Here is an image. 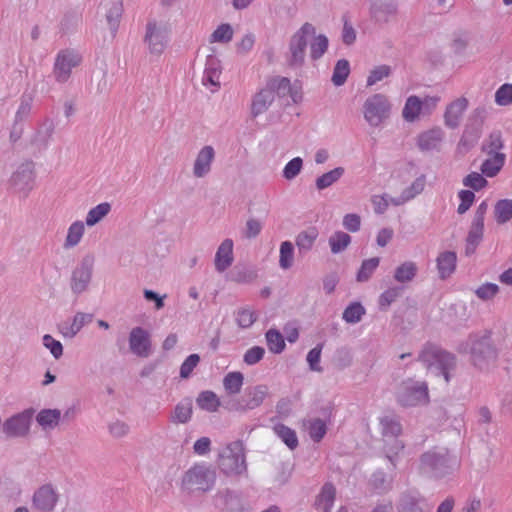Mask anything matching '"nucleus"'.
I'll return each instance as SVG.
<instances>
[{
    "label": "nucleus",
    "mask_w": 512,
    "mask_h": 512,
    "mask_svg": "<svg viewBox=\"0 0 512 512\" xmlns=\"http://www.w3.org/2000/svg\"><path fill=\"white\" fill-rule=\"evenodd\" d=\"M506 156L504 153L488 154V158L481 165V172L487 177L496 176L504 166Z\"/></svg>",
    "instance_id": "f3484780"
},
{
    "label": "nucleus",
    "mask_w": 512,
    "mask_h": 512,
    "mask_svg": "<svg viewBox=\"0 0 512 512\" xmlns=\"http://www.w3.org/2000/svg\"><path fill=\"white\" fill-rule=\"evenodd\" d=\"M425 187V178L422 176L417 178L409 188H407L402 195V201L395 202L396 205L408 201L414 198L416 195L420 194Z\"/></svg>",
    "instance_id": "de8ad7c7"
},
{
    "label": "nucleus",
    "mask_w": 512,
    "mask_h": 512,
    "mask_svg": "<svg viewBox=\"0 0 512 512\" xmlns=\"http://www.w3.org/2000/svg\"><path fill=\"white\" fill-rule=\"evenodd\" d=\"M220 77L221 70L218 67L209 66L205 69L203 75V85L206 87H211V91L215 92L220 88Z\"/></svg>",
    "instance_id": "f704fd0d"
},
{
    "label": "nucleus",
    "mask_w": 512,
    "mask_h": 512,
    "mask_svg": "<svg viewBox=\"0 0 512 512\" xmlns=\"http://www.w3.org/2000/svg\"><path fill=\"white\" fill-rule=\"evenodd\" d=\"M381 425L384 440L386 442V452L388 458L391 459L403 449V444L396 439V437L401 433V425L397 420L389 417L383 418L381 420Z\"/></svg>",
    "instance_id": "423d86ee"
},
{
    "label": "nucleus",
    "mask_w": 512,
    "mask_h": 512,
    "mask_svg": "<svg viewBox=\"0 0 512 512\" xmlns=\"http://www.w3.org/2000/svg\"><path fill=\"white\" fill-rule=\"evenodd\" d=\"M215 482V472L205 465H195L190 468L182 479L186 489L207 491Z\"/></svg>",
    "instance_id": "7ed1b4c3"
},
{
    "label": "nucleus",
    "mask_w": 512,
    "mask_h": 512,
    "mask_svg": "<svg viewBox=\"0 0 512 512\" xmlns=\"http://www.w3.org/2000/svg\"><path fill=\"white\" fill-rule=\"evenodd\" d=\"M322 345H318L309 351L307 355V361L309 366L314 371H321V367L319 366L320 357H321Z\"/></svg>",
    "instance_id": "338daca9"
},
{
    "label": "nucleus",
    "mask_w": 512,
    "mask_h": 512,
    "mask_svg": "<svg viewBox=\"0 0 512 512\" xmlns=\"http://www.w3.org/2000/svg\"><path fill=\"white\" fill-rule=\"evenodd\" d=\"M351 242V237L342 231L335 232L329 238V245L333 253H339L343 251Z\"/></svg>",
    "instance_id": "ea45409f"
},
{
    "label": "nucleus",
    "mask_w": 512,
    "mask_h": 512,
    "mask_svg": "<svg viewBox=\"0 0 512 512\" xmlns=\"http://www.w3.org/2000/svg\"><path fill=\"white\" fill-rule=\"evenodd\" d=\"M380 262L378 257L370 258L363 261L360 270L357 274V280L362 282L368 280L373 272L376 270Z\"/></svg>",
    "instance_id": "a18cd8bd"
},
{
    "label": "nucleus",
    "mask_w": 512,
    "mask_h": 512,
    "mask_svg": "<svg viewBox=\"0 0 512 512\" xmlns=\"http://www.w3.org/2000/svg\"><path fill=\"white\" fill-rule=\"evenodd\" d=\"M315 35V28L310 23H305L301 29L294 34L291 39L290 46L298 48L299 51L305 53V49L307 46V39L311 36Z\"/></svg>",
    "instance_id": "412c9836"
},
{
    "label": "nucleus",
    "mask_w": 512,
    "mask_h": 512,
    "mask_svg": "<svg viewBox=\"0 0 512 512\" xmlns=\"http://www.w3.org/2000/svg\"><path fill=\"white\" fill-rule=\"evenodd\" d=\"M236 323L242 329L250 328L257 320V314L250 308H241L236 312Z\"/></svg>",
    "instance_id": "4c0bfd02"
},
{
    "label": "nucleus",
    "mask_w": 512,
    "mask_h": 512,
    "mask_svg": "<svg viewBox=\"0 0 512 512\" xmlns=\"http://www.w3.org/2000/svg\"><path fill=\"white\" fill-rule=\"evenodd\" d=\"M361 218L359 215L350 213L343 218V226L350 232H357L360 229Z\"/></svg>",
    "instance_id": "69168bd1"
},
{
    "label": "nucleus",
    "mask_w": 512,
    "mask_h": 512,
    "mask_svg": "<svg viewBox=\"0 0 512 512\" xmlns=\"http://www.w3.org/2000/svg\"><path fill=\"white\" fill-rule=\"evenodd\" d=\"M349 73H350L349 62L344 59L339 60L336 63L334 71H333L332 82L336 86H340V85L344 84Z\"/></svg>",
    "instance_id": "37998d69"
},
{
    "label": "nucleus",
    "mask_w": 512,
    "mask_h": 512,
    "mask_svg": "<svg viewBox=\"0 0 512 512\" xmlns=\"http://www.w3.org/2000/svg\"><path fill=\"white\" fill-rule=\"evenodd\" d=\"M484 223H482L481 215L478 219H474L469 234L466 239V253L472 254L483 237Z\"/></svg>",
    "instance_id": "6ab92c4d"
},
{
    "label": "nucleus",
    "mask_w": 512,
    "mask_h": 512,
    "mask_svg": "<svg viewBox=\"0 0 512 512\" xmlns=\"http://www.w3.org/2000/svg\"><path fill=\"white\" fill-rule=\"evenodd\" d=\"M266 87L273 91L274 96H285L291 89L290 80L286 77H273L267 82Z\"/></svg>",
    "instance_id": "e433bc0d"
},
{
    "label": "nucleus",
    "mask_w": 512,
    "mask_h": 512,
    "mask_svg": "<svg viewBox=\"0 0 512 512\" xmlns=\"http://www.w3.org/2000/svg\"><path fill=\"white\" fill-rule=\"evenodd\" d=\"M488 184L487 180L483 177L482 174L477 172H472L468 174L463 179V185L466 187H469L475 191H478L484 187H486Z\"/></svg>",
    "instance_id": "8fccbe9b"
},
{
    "label": "nucleus",
    "mask_w": 512,
    "mask_h": 512,
    "mask_svg": "<svg viewBox=\"0 0 512 512\" xmlns=\"http://www.w3.org/2000/svg\"><path fill=\"white\" fill-rule=\"evenodd\" d=\"M391 105L382 94L370 96L364 103L363 114L370 126L378 127L389 118Z\"/></svg>",
    "instance_id": "f257e3e1"
},
{
    "label": "nucleus",
    "mask_w": 512,
    "mask_h": 512,
    "mask_svg": "<svg viewBox=\"0 0 512 512\" xmlns=\"http://www.w3.org/2000/svg\"><path fill=\"white\" fill-rule=\"evenodd\" d=\"M442 132L440 130H430L420 135L418 145L422 150H430L440 143Z\"/></svg>",
    "instance_id": "cd10ccee"
},
{
    "label": "nucleus",
    "mask_w": 512,
    "mask_h": 512,
    "mask_svg": "<svg viewBox=\"0 0 512 512\" xmlns=\"http://www.w3.org/2000/svg\"><path fill=\"white\" fill-rule=\"evenodd\" d=\"M105 8L107 10L106 20L112 32V35L114 36L118 29L120 18L122 16L123 5L120 0L109 1L105 3Z\"/></svg>",
    "instance_id": "dca6fc26"
},
{
    "label": "nucleus",
    "mask_w": 512,
    "mask_h": 512,
    "mask_svg": "<svg viewBox=\"0 0 512 512\" xmlns=\"http://www.w3.org/2000/svg\"><path fill=\"white\" fill-rule=\"evenodd\" d=\"M399 295V288H389L388 290L381 294L379 303L382 307H388L392 302H394L398 298Z\"/></svg>",
    "instance_id": "774afa93"
},
{
    "label": "nucleus",
    "mask_w": 512,
    "mask_h": 512,
    "mask_svg": "<svg viewBox=\"0 0 512 512\" xmlns=\"http://www.w3.org/2000/svg\"><path fill=\"white\" fill-rule=\"evenodd\" d=\"M267 395V387L260 385L254 387L247 394L248 400L243 406V409H254L262 404Z\"/></svg>",
    "instance_id": "c85d7f7f"
},
{
    "label": "nucleus",
    "mask_w": 512,
    "mask_h": 512,
    "mask_svg": "<svg viewBox=\"0 0 512 512\" xmlns=\"http://www.w3.org/2000/svg\"><path fill=\"white\" fill-rule=\"evenodd\" d=\"M200 361V357L197 354H191L186 358V360L182 363L180 368V375L183 378H187L194 368L198 365Z\"/></svg>",
    "instance_id": "0e129e2a"
},
{
    "label": "nucleus",
    "mask_w": 512,
    "mask_h": 512,
    "mask_svg": "<svg viewBox=\"0 0 512 512\" xmlns=\"http://www.w3.org/2000/svg\"><path fill=\"white\" fill-rule=\"evenodd\" d=\"M390 74V67L387 65H381L376 68H374L367 79V85L372 86L376 84L377 82L383 80L384 78L388 77Z\"/></svg>",
    "instance_id": "13d9d810"
},
{
    "label": "nucleus",
    "mask_w": 512,
    "mask_h": 512,
    "mask_svg": "<svg viewBox=\"0 0 512 512\" xmlns=\"http://www.w3.org/2000/svg\"><path fill=\"white\" fill-rule=\"evenodd\" d=\"M129 344L131 351L140 357H147L150 354L149 334L141 327L132 329Z\"/></svg>",
    "instance_id": "1a4fd4ad"
},
{
    "label": "nucleus",
    "mask_w": 512,
    "mask_h": 512,
    "mask_svg": "<svg viewBox=\"0 0 512 512\" xmlns=\"http://www.w3.org/2000/svg\"><path fill=\"white\" fill-rule=\"evenodd\" d=\"M503 147V140H502V136L499 132H495V133H492L486 144L483 146V150L487 153V154H496V153H501L500 150L502 149Z\"/></svg>",
    "instance_id": "603ef678"
},
{
    "label": "nucleus",
    "mask_w": 512,
    "mask_h": 512,
    "mask_svg": "<svg viewBox=\"0 0 512 512\" xmlns=\"http://www.w3.org/2000/svg\"><path fill=\"white\" fill-rule=\"evenodd\" d=\"M169 26L164 22L149 21L146 28L145 42L152 54L160 55L167 44Z\"/></svg>",
    "instance_id": "20e7f679"
},
{
    "label": "nucleus",
    "mask_w": 512,
    "mask_h": 512,
    "mask_svg": "<svg viewBox=\"0 0 512 512\" xmlns=\"http://www.w3.org/2000/svg\"><path fill=\"white\" fill-rule=\"evenodd\" d=\"M197 404L201 409L215 412L220 406V400L212 391H204L197 398Z\"/></svg>",
    "instance_id": "c756f323"
},
{
    "label": "nucleus",
    "mask_w": 512,
    "mask_h": 512,
    "mask_svg": "<svg viewBox=\"0 0 512 512\" xmlns=\"http://www.w3.org/2000/svg\"><path fill=\"white\" fill-rule=\"evenodd\" d=\"M214 156L215 151L212 146H205L199 151L193 167L196 177H203L210 171Z\"/></svg>",
    "instance_id": "9b49d317"
},
{
    "label": "nucleus",
    "mask_w": 512,
    "mask_h": 512,
    "mask_svg": "<svg viewBox=\"0 0 512 512\" xmlns=\"http://www.w3.org/2000/svg\"><path fill=\"white\" fill-rule=\"evenodd\" d=\"M85 232V226L81 221H75L68 228L64 246L71 248L76 246L82 239Z\"/></svg>",
    "instance_id": "393cba45"
},
{
    "label": "nucleus",
    "mask_w": 512,
    "mask_h": 512,
    "mask_svg": "<svg viewBox=\"0 0 512 512\" xmlns=\"http://www.w3.org/2000/svg\"><path fill=\"white\" fill-rule=\"evenodd\" d=\"M307 430L309 436L315 441L319 442L326 434L327 426L326 423L319 419H311L307 422Z\"/></svg>",
    "instance_id": "a19ab883"
},
{
    "label": "nucleus",
    "mask_w": 512,
    "mask_h": 512,
    "mask_svg": "<svg viewBox=\"0 0 512 512\" xmlns=\"http://www.w3.org/2000/svg\"><path fill=\"white\" fill-rule=\"evenodd\" d=\"M328 47V40L325 36L319 35L314 38V41L311 44V57L313 59L320 58Z\"/></svg>",
    "instance_id": "5fc2aeb1"
},
{
    "label": "nucleus",
    "mask_w": 512,
    "mask_h": 512,
    "mask_svg": "<svg viewBox=\"0 0 512 512\" xmlns=\"http://www.w3.org/2000/svg\"><path fill=\"white\" fill-rule=\"evenodd\" d=\"M57 500L58 497L54 489L49 485H45L35 492L33 505L38 510L49 512L53 510Z\"/></svg>",
    "instance_id": "9d476101"
},
{
    "label": "nucleus",
    "mask_w": 512,
    "mask_h": 512,
    "mask_svg": "<svg viewBox=\"0 0 512 512\" xmlns=\"http://www.w3.org/2000/svg\"><path fill=\"white\" fill-rule=\"evenodd\" d=\"M447 461L448 459L444 455L435 452H428L422 457L423 466L432 470H438L440 467L446 466Z\"/></svg>",
    "instance_id": "c03bdc74"
},
{
    "label": "nucleus",
    "mask_w": 512,
    "mask_h": 512,
    "mask_svg": "<svg viewBox=\"0 0 512 512\" xmlns=\"http://www.w3.org/2000/svg\"><path fill=\"white\" fill-rule=\"evenodd\" d=\"M111 210V206L109 203L104 202L100 203L94 208L90 209L87 217L86 224L88 226H94L98 222H100Z\"/></svg>",
    "instance_id": "2f4dec72"
},
{
    "label": "nucleus",
    "mask_w": 512,
    "mask_h": 512,
    "mask_svg": "<svg viewBox=\"0 0 512 512\" xmlns=\"http://www.w3.org/2000/svg\"><path fill=\"white\" fill-rule=\"evenodd\" d=\"M417 273V265L412 261H406L399 265L394 273V278L400 283L413 280Z\"/></svg>",
    "instance_id": "b1692460"
},
{
    "label": "nucleus",
    "mask_w": 512,
    "mask_h": 512,
    "mask_svg": "<svg viewBox=\"0 0 512 512\" xmlns=\"http://www.w3.org/2000/svg\"><path fill=\"white\" fill-rule=\"evenodd\" d=\"M344 169L342 167H337L327 173H324L316 180V186L319 190L325 189L331 186L333 183L338 181L340 177L343 175Z\"/></svg>",
    "instance_id": "58836bf2"
},
{
    "label": "nucleus",
    "mask_w": 512,
    "mask_h": 512,
    "mask_svg": "<svg viewBox=\"0 0 512 512\" xmlns=\"http://www.w3.org/2000/svg\"><path fill=\"white\" fill-rule=\"evenodd\" d=\"M280 266L284 269L289 268L293 262V246L291 242L285 241L280 246Z\"/></svg>",
    "instance_id": "864d4df0"
},
{
    "label": "nucleus",
    "mask_w": 512,
    "mask_h": 512,
    "mask_svg": "<svg viewBox=\"0 0 512 512\" xmlns=\"http://www.w3.org/2000/svg\"><path fill=\"white\" fill-rule=\"evenodd\" d=\"M274 93L267 87L261 89L253 98L251 111L254 116L265 112L274 100Z\"/></svg>",
    "instance_id": "2eb2a0df"
},
{
    "label": "nucleus",
    "mask_w": 512,
    "mask_h": 512,
    "mask_svg": "<svg viewBox=\"0 0 512 512\" xmlns=\"http://www.w3.org/2000/svg\"><path fill=\"white\" fill-rule=\"evenodd\" d=\"M81 62V56L69 50L58 53L54 65V75L58 82H66L70 77L72 68L78 66Z\"/></svg>",
    "instance_id": "0eeeda50"
},
{
    "label": "nucleus",
    "mask_w": 512,
    "mask_h": 512,
    "mask_svg": "<svg viewBox=\"0 0 512 512\" xmlns=\"http://www.w3.org/2000/svg\"><path fill=\"white\" fill-rule=\"evenodd\" d=\"M275 434L290 448L295 449L298 446V438L294 430L284 424H277L273 428Z\"/></svg>",
    "instance_id": "bb28decb"
},
{
    "label": "nucleus",
    "mask_w": 512,
    "mask_h": 512,
    "mask_svg": "<svg viewBox=\"0 0 512 512\" xmlns=\"http://www.w3.org/2000/svg\"><path fill=\"white\" fill-rule=\"evenodd\" d=\"M244 376L239 371L229 372L223 378V387L228 395L238 394L243 386Z\"/></svg>",
    "instance_id": "4be33fe9"
},
{
    "label": "nucleus",
    "mask_w": 512,
    "mask_h": 512,
    "mask_svg": "<svg viewBox=\"0 0 512 512\" xmlns=\"http://www.w3.org/2000/svg\"><path fill=\"white\" fill-rule=\"evenodd\" d=\"M495 218L500 224L506 223L512 218V200L503 199L495 205Z\"/></svg>",
    "instance_id": "72a5a7b5"
},
{
    "label": "nucleus",
    "mask_w": 512,
    "mask_h": 512,
    "mask_svg": "<svg viewBox=\"0 0 512 512\" xmlns=\"http://www.w3.org/2000/svg\"><path fill=\"white\" fill-rule=\"evenodd\" d=\"M264 354V348L260 346H253L245 352L243 360L247 365H254L262 360Z\"/></svg>",
    "instance_id": "052dcab7"
},
{
    "label": "nucleus",
    "mask_w": 512,
    "mask_h": 512,
    "mask_svg": "<svg viewBox=\"0 0 512 512\" xmlns=\"http://www.w3.org/2000/svg\"><path fill=\"white\" fill-rule=\"evenodd\" d=\"M318 237L316 228H310L301 232L296 239V244L300 250H310Z\"/></svg>",
    "instance_id": "79ce46f5"
},
{
    "label": "nucleus",
    "mask_w": 512,
    "mask_h": 512,
    "mask_svg": "<svg viewBox=\"0 0 512 512\" xmlns=\"http://www.w3.org/2000/svg\"><path fill=\"white\" fill-rule=\"evenodd\" d=\"M458 197L460 199V204L457 211L459 214H464L472 206L475 200V194L470 190H461L458 193Z\"/></svg>",
    "instance_id": "6e6d98bb"
},
{
    "label": "nucleus",
    "mask_w": 512,
    "mask_h": 512,
    "mask_svg": "<svg viewBox=\"0 0 512 512\" xmlns=\"http://www.w3.org/2000/svg\"><path fill=\"white\" fill-rule=\"evenodd\" d=\"M419 359L426 364L427 368L439 369L445 381H449L448 370L454 365V357L451 354L429 343L422 350Z\"/></svg>",
    "instance_id": "f03ea898"
},
{
    "label": "nucleus",
    "mask_w": 512,
    "mask_h": 512,
    "mask_svg": "<svg viewBox=\"0 0 512 512\" xmlns=\"http://www.w3.org/2000/svg\"><path fill=\"white\" fill-rule=\"evenodd\" d=\"M92 315L84 314V313H77L74 316L72 324L67 328H62L61 332L64 336L73 337L76 335L81 328L85 325V323L91 321Z\"/></svg>",
    "instance_id": "c9c22d12"
},
{
    "label": "nucleus",
    "mask_w": 512,
    "mask_h": 512,
    "mask_svg": "<svg viewBox=\"0 0 512 512\" xmlns=\"http://www.w3.org/2000/svg\"><path fill=\"white\" fill-rule=\"evenodd\" d=\"M90 279V274L84 269L76 270L73 274L72 288L76 292L82 291Z\"/></svg>",
    "instance_id": "4d7b16f0"
},
{
    "label": "nucleus",
    "mask_w": 512,
    "mask_h": 512,
    "mask_svg": "<svg viewBox=\"0 0 512 512\" xmlns=\"http://www.w3.org/2000/svg\"><path fill=\"white\" fill-rule=\"evenodd\" d=\"M267 346L270 352L279 354L285 348V341L281 333L275 329L266 332Z\"/></svg>",
    "instance_id": "7c9ffc66"
},
{
    "label": "nucleus",
    "mask_w": 512,
    "mask_h": 512,
    "mask_svg": "<svg viewBox=\"0 0 512 512\" xmlns=\"http://www.w3.org/2000/svg\"><path fill=\"white\" fill-rule=\"evenodd\" d=\"M365 310L360 303L349 305L343 312V319L348 323H357L361 320Z\"/></svg>",
    "instance_id": "09e8293b"
},
{
    "label": "nucleus",
    "mask_w": 512,
    "mask_h": 512,
    "mask_svg": "<svg viewBox=\"0 0 512 512\" xmlns=\"http://www.w3.org/2000/svg\"><path fill=\"white\" fill-rule=\"evenodd\" d=\"M336 495L335 487L326 483L317 497L315 506L319 512H330Z\"/></svg>",
    "instance_id": "a211bd4d"
},
{
    "label": "nucleus",
    "mask_w": 512,
    "mask_h": 512,
    "mask_svg": "<svg viewBox=\"0 0 512 512\" xmlns=\"http://www.w3.org/2000/svg\"><path fill=\"white\" fill-rule=\"evenodd\" d=\"M456 260V254L451 251L443 252L438 256L437 268L441 278L445 279L454 272Z\"/></svg>",
    "instance_id": "aec40b11"
},
{
    "label": "nucleus",
    "mask_w": 512,
    "mask_h": 512,
    "mask_svg": "<svg viewBox=\"0 0 512 512\" xmlns=\"http://www.w3.org/2000/svg\"><path fill=\"white\" fill-rule=\"evenodd\" d=\"M422 111L421 99L417 96H410L405 103L402 114L405 120L412 122Z\"/></svg>",
    "instance_id": "a878e982"
},
{
    "label": "nucleus",
    "mask_w": 512,
    "mask_h": 512,
    "mask_svg": "<svg viewBox=\"0 0 512 512\" xmlns=\"http://www.w3.org/2000/svg\"><path fill=\"white\" fill-rule=\"evenodd\" d=\"M233 261V242L230 239L224 240L219 246L215 256V267L217 271H225Z\"/></svg>",
    "instance_id": "4468645a"
},
{
    "label": "nucleus",
    "mask_w": 512,
    "mask_h": 512,
    "mask_svg": "<svg viewBox=\"0 0 512 512\" xmlns=\"http://www.w3.org/2000/svg\"><path fill=\"white\" fill-rule=\"evenodd\" d=\"M192 415V406L189 402L179 403L172 414L175 423H186Z\"/></svg>",
    "instance_id": "49530a36"
},
{
    "label": "nucleus",
    "mask_w": 512,
    "mask_h": 512,
    "mask_svg": "<svg viewBox=\"0 0 512 512\" xmlns=\"http://www.w3.org/2000/svg\"><path fill=\"white\" fill-rule=\"evenodd\" d=\"M302 159L300 157L293 158L289 161L283 170V175L286 179L291 180L296 177L302 168Z\"/></svg>",
    "instance_id": "bf43d9fd"
},
{
    "label": "nucleus",
    "mask_w": 512,
    "mask_h": 512,
    "mask_svg": "<svg viewBox=\"0 0 512 512\" xmlns=\"http://www.w3.org/2000/svg\"><path fill=\"white\" fill-rule=\"evenodd\" d=\"M43 345L50 350L51 354L56 358H60L63 354V346L60 341L55 340L51 335H44Z\"/></svg>",
    "instance_id": "680f3d73"
},
{
    "label": "nucleus",
    "mask_w": 512,
    "mask_h": 512,
    "mask_svg": "<svg viewBox=\"0 0 512 512\" xmlns=\"http://www.w3.org/2000/svg\"><path fill=\"white\" fill-rule=\"evenodd\" d=\"M495 102L500 106L512 104V84H503L495 93Z\"/></svg>",
    "instance_id": "3c124183"
},
{
    "label": "nucleus",
    "mask_w": 512,
    "mask_h": 512,
    "mask_svg": "<svg viewBox=\"0 0 512 512\" xmlns=\"http://www.w3.org/2000/svg\"><path fill=\"white\" fill-rule=\"evenodd\" d=\"M32 414V410H26L8 419L3 425L6 435L9 437L25 436L29 431Z\"/></svg>",
    "instance_id": "6e6552de"
},
{
    "label": "nucleus",
    "mask_w": 512,
    "mask_h": 512,
    "mask_svg": "<svg viewBox=\"0 0 512 512\" xmlns=\"http://www.w3.org/2000/svg\"><path fill=\"white\" fill-rule=\"evenodd\" d=\"M61 412L58 409H45L37 415V422L43 429H53L60 421Z\"/></svg>",
    "instance_id": "5701e85b"
},
{
    "label": "nucleus",
    "mask_w": 512,
    "mask_h": 512,
    "mask_svg": "<svg viewBox=\"0 0 512 512\" xmlns=\"http://www.w3.org/2000/svg\"><path fill=\"white\" fill-rule=\"evenodd\" d=\"M398 401L403 406H415L428 402V389L424 383L404 382L398 394Z\"/></svg>",
    "instance_id": "39448f33"
},
{
    "label": "nucleus",
    "mask_w": 512,
    "mask_h": 512,
    "mask_svg": "<svg viewBox=\"0 0 512 512\" xmlns=\"http://www.w3.org/2000/svg\"><path fill=\"white\" fill-rule=\"evenodd\" d=\"M472 356L474 364L480 368L483 367L482 362L484 359H495L496 353L495 350L491 347L488 337H485L473 344Z\"/></svg>",
    "instance_id": "ddd939ff"
},
{
    "label": "nucleus",
    "mask_w": 512,
    "mask_h": 512,
    "mask_svg": "<svg viewBox=\"0 0 512 512\" xmlns=\"http://www.w3.org/2000/svg\"><path fill=\"white\" fill-rule=\"evenodd\" d=\"M234 31L230 24L219 25L210 35V43H228L233 38Z\"/></svg>",
    "instance_id": "473e14b6"
},
{
    "label": "nucleus",
    "mask_w": 512,
    "mask_h": 512,
    "mask_svg": "<svg viewBox=\"0 0 512 512\" xmlns=\"http://www.w3.org/2000/svg\"><path fill=\"white\" fill-rule=\"evenodd\" d=\"M499 291V287L494 283H485L475 291L478 298L482 300L492 299Z\"/></svg>",
    "instance_id": "e2e57ef3"
},
{
    "label": "nucleus",
    "mask_w": 512,
    "mask_h": 512,
    "mask_svg": "<svg viewBox=\"0 0 512 512\" xmlns=\"http://www.w3.org/2000/svg\"><path fill=\"white\" fill-rule=\"evenodd\" d=\"M468 106V101L466 98H458L452 103H450L445 112V123L449 127L458 126L466 108Z\"/></svg>",
    "instance_id": "f8f14e48"
}]
</instances>
